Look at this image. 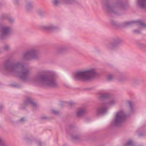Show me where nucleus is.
<instances>
[{
  "instance_id": "5701e85b",
  "label": "nucleus",
  "mask_w": 146,
  "mask_h": 146,
  "mask_svg": "<svg viewBox=\"0 0 146 146\" xmlns=\"http://www.w3.org/2000/svg\"><path fill=\"white\" fill-rule=\"evenodd\" d=\"M0 146H7L5 142L0 138Z\"/></svg>"
},
{
  "instance_id": "bb28decb",
  "label": "nucleus",
  "mask_w": 146,
  "mask_h": 146,
  "mask_svg": "<svg viewBox=\"0 0 146 146\" xmlns=\"http://www.w3.org/2000/svg\"><path fill=\"white\" fill-rule=\"evenodd\" d=\"M7 19L9 21V22L11 23H12L14 22V19L10 17H8L7 18Z\"/></svg>"
},
{
  "instance_id": "6ab92c4d",
  "label": "nucleus",
  "mask_w": 146,
  "mask_h": 146,
  "mask_svg": "<svg viewBox=\"0 0 146 146\" xmlns=\"http://www.w3.org/2000/svg\"><path fill=\"white\" fill-rule=\"evenodd\" d=\"M137 45L139 48L146 50V44L141 43H139L137 44Z\"/></svg>"
},
{
  "instance_id": "4c0bfd02",
  "label": "nucleus",
  "mask_w": 146,
  "mask_h": 146,
  "mask_svg": "<svg viewBox=\"0 0 146 146\" xmlns=\"http://www.w3.org/2000/svg\"><path fill=\"white\" fill-rule=\"evenodd\" d=\"M38 145L39 146H41V143L40 142H38Z\"/></svg>"
},
{
  "instance_id": "7ed1b4c3",
  "label": "nucleus",
  "mask_w": 146,
  "mask_h": 146,
  "mask_svg": "<svg viewBox=\"0 0 146 146\" xmlns=\"http://www.w3.org/2000/svg\"><path fill=\"white\" fill-rule=\"evenodd\" d=\"M127 6L121 1H117L110 4L108 1L105 2L103 5V9L108 13H112L116 14L119 9H126Z\"/></svg>"
},
{
  "instance_id": "f8f14e48",
  "label": "nucleus",
  "mask_w": 146,
  "mask_h": 146,
  "mask_svg": "<svg viewBox=\"0 0 146 146\" xmlns=\"http://www.w3.org/2000/svg\"><path fill=\"white\" fill-rule=\"evenodd\" d=\"M133 24H135L136 25L140 26V28L143 27L146 28V25L140 21L126 22L125 23V25H131Z\"/></svg>"
},
{
  "instance_id": "c85d7f7f",
  "label": "nucleus",
  "mask_w": 146,
  "mask_h": 146,
  "mask_svg": "<svg viewBox=\"0 0 146 146\" xmlns=\"http://www.w3.org/2000/svg\"><path fill=\"white\" fill-rule=\"evenodd\" d=\"M111 24L113 26H115L116 25V22L112 20L110 22Z\"/></svg>"
},
{
  "instance_id": "f3484780",
  "label": "nucleus",
  "mask_w": 146,
  "mask_h": 146,
  "mask_svg": "<svg viewBox=\"0 0 146 146\" xmlns=\"http://www.w3.org/2000/svg\"><path fill=\"white\" fill-rule=\"evenodd\" d=\"M71 136L73 140H80L82 139V137L79 134H72Z\"/></svg>"
},
{
  "instance_id": "473e14b6",
  "label": "nucleus",
  "mask_w": 146,
  "mask_h": 146,
  "mask_svg": "<svg viewBox=\"0 0 146 146\" xmlns=\"http://www.w3.org/2000/svg\"><path fill=\"white\" fill-rule=\"evenodd\" d=\"M25 120V119L24 117H22L20 119V121L21 122H23Z\"/></svg>"
},
{
  "instance_id": "39448f33",
  "label": "nucleus",
  "mask_w": 146,
  "mask_h": 146,
  "mask_svg": "<svg viewBox=\"0 0 146 146\" xmlns=\"http://www.w3.org/2000/svg\"><path fill=\"white\" fill-rule=\"evenodd\" d=\"M117 102V100L115 98L111 99L109 102H103L98 108L96 111V114L100 115L106 113L107 109L109 106H113L116 104Z\"/></svg>"
},
{
  "instance_id": "dca6fc26",
  "label": "nucleus",
  "mask_w": 146,
  "mask_h": 146,
  "mask_svg": "<svg viewBox=\"0 0 146 146\" xmlns=\"http://www.w3.org/2000/svg\"><path fill=\"white\" fill-rule=\"evenodd\" d=\"M137 3L140 7L146 9V0H137Z\"/></svg>"
},
{
  "instance_id": "1a4fd4ad",
  "label": "nucleus",
  "mask_w": 146,
  "mask_h": 146,
  "mask_svg": "<svg viewBox=\"0 0 146 146\" xmlns=\"http://www.w3.org/2000/svg\"><path fill=\"white\" fill-rule=\"evenodd\" d=\"M30 104L31 105L33 110H35L37 109L38 106L37 104L34 102L31 98L28 97L26 98L25 100V101L24 105V106H27Z\"/></svg>"
},
{
  "instance_id": "79ce46f5",
  "label": "nucleus",
  "mask_w": 146,
  "mask_h": 146,
  "mask_svg": "<svg viewBox=\"0 0 146 146\" xmlns=\"http://www.w3.org/2000/svg\"><path fill=\"white\" fill-rule=\"evenodd\" d=\"M55 30H56V29H58V27H55Z\"/></svg>"
},
{
  "instance_id": "b1692460",
  "label": "nucleus",
  "mask_w": 146,
  "mask_h": 146,
  "mask_svg": "<svg viewBox=\"0 0 146 146\" xmlns=\"http://www.w3.org/2000/svg\"><path fill=\"white\" fill-rule=\"evenodd\" d=\"M37 12L38 14L41 16H44V12L40 10H38L37 11Z\"/></svg>"
},
{
  "instance_id": "e433bc0d",
  "label": "nucleus",
  "mask_w": 146,
  "mask_h": 146,
  "mask_svg": "<svg viewBox=\"0 0 146 146\" xmlns=\"http://www.w3.org/2000/svg\"><path fill=\"white\" fill-rule=\"evenodd\" d=\"M55 115H58L59 114V113L58 111H55Z\"/></svg>"
},
{
  "instance_id": "7c9ffc66",
  "label": "nucleus",
  "mask_w": 146,
  "mask_h": 146,
  "mask_svg": "<svg viewBox=\"0 0 146 146\" xmlns=\"http://www.w3.org/2000/svg\"><path fill=\"white\" fill-rule=\"evenodd\" d=\"M14 3L16 5H19L20 4L19 1V0H14Z\"/></svg>"
},
{
  "instance_id": "393cba45",
  "label": "nucleus",
  "mask_w": 146,
  "mask_h": 146,
  "mask_svg": "<svg viewBox=\"0 0 146 146\" xmlns=\"http://www.w3.org/2000/svg\"><path fill=\"white\" fill-rule=\"evenodd\" d=\"M133 145V143L132 141H129L125 145V146H131Z\"/></svg>"
},
{
  "instance_id": "ea45409f",
  "label": "nucleus",
  "mask_w": 146,
  "mask_h": 146,
  "mask_svg": "<svg viewBox=\"0 0 146 146\" xmlns=\"http://www.w3.org/2000/svg\"><path fill=\"white\" fill-rule=\"evenodd\" d=\"M55 88L58 86V85L56 83V82H55Z\"/></svg>"
},
{
  "instance_id": "6e6552de",
  "label": "nucleus",
  "mask_w": 146,
  "mask_h": 146,
  "mask_svg": "<svg viewBox=\"0 0 146 146\" xmlns=\"http://www.w3.org/2000/svg\"><path fill=\"white\" fill-rule=\"evenodd\" d=\"M11 32L12 29L10 27L8 26L2 27L0 31V39L1 40L6 39Z\"/></svg>"
},
{
  "instance_id": "58836bf2",
  "label": "nucleus",
  "mask_w": 146,
  "mask_h": 146,
  "mask_svg": "<svg viewBox=\"0 0 146 146\" xmlns=\"http://www.w3.org/2000/svg\"><path fill=\"white\" fill-rule=\"evenodd\" d=\"M27 136H26V137H25V139H29V138L27 137H26Z\"/></svg>"
},
{
  "instance_id": "f257e3e1",
  "label": "nucleus",
  "mask_w": 146,
  "mask_h": 146,
  "mask_svg": "<svg viewBox=\"0 0 146 146\" xmlns=\"http://www.w3.org/2000/svg\"><path fill=\"white\" fill-rule=\"evenodd\" d=\"M11 59L8 58L3 64L4 69L9 72L15 74H19L22 69L19 78L22 80L27 82H33L42 86H53L55 85L54 75L53 72H50L49 75L38 73L33 77H30L31 71L28 68H24L25 63L23 62L13 60L11 64Z\"/></svg>"
},
{
  "instance_id": "c9c22d12",
  "label": "nucleus",
  "mask_w": 146,
  "mask_h": 146,
  "mask_svg": "<svg viewBox=\"0 0 146 146\" xmlns=\"http://www.w3.org/2000/svg\"><path fill=\"white\" fill-rule=\"evenodd\" d=\"M3 106L2 105L0 106V112L1 111V110L3 108Z\"/></svg>"
},
{
  "instance_id": "a211bd4d",
  "label": "nucleus",
  "mask_w": 146,
  "mask_h": 146,
  "mask_svg": "<svg viewBox=\"0 0 146 146\" xmlns=\"http://www.w3.org/2000/svg\"><path fill=\"white\" fill-rule=\"evenodd\" d=\"M127 78L125 75L124 74H122L118 79V81L120 82H123L126 81Z\"/></svg>"
},
{
  "instance_id": "72a5a7b5",
  "label": "nucleus",
  "mask_w": 146,
  "mask_h": 146,
  "mask_svg": "<svg viewBox=\"0 0 146 146\" xmlns=\"http://www.w3.org/2000/svg\"><path fill=\"white\" fill-rule=\"evenodd\" d=\"M48 118L46 116L42 117H40V119L42 120L46 119Z\"/></svg>"
},
{
  "instance_id": "4be33fe9",
  "label": "nucleus",
  "mask_w": 146,
  "mask_h": 146,
  "mask_svg": "<svg viewBox=\"0 0 146 146\" xmlns=\"http://www.w3.org/2000/svg\"><path fill=\"white\" fill-rule=\"evenodd\" d=\"M114 78V76L111 74H108L107 76V79L108 80L111 81Z\"/></svg>"
},
{
  "instance_id": "2f4dec72",
  "label": "nucleus",
  "mask_w": 146,
  "mask_h": 146,
  "mask_svg": "<svg viewBox=\"0 0 146 146\" xmlns=\"http://www.w3.org/2000/svg\"><path fill=\"white\" fill-rule=\"evenodd\" d=\"M50 113L52 114H55V110L54 109H51L50 111Z\"/></svg>"
},
{
  "instance_id": "2eb2a0df",
  "label": "nucleus",
  "mask_w": 146,
  "mask_h": 146,
  "mask_svg": "<svg viewBox=\"0 0 146 146\" xmlns=\"http://www.w3.org/2000/svg\"><path fill=\"white\" fill-rule=\"evenodd\" d=\"M87 112L86 109L83 108H80L78 109L76 111V114L77 116L79 117L82 115Z\"/></svg>"
},
{
  "instance_id": "423d86ee",
  "label": "nucleus",
  "mask_w": 146,
  "mask_h": 146,
  "mask_svg": "<svg viewBox=\"0 0 146 146\" xmlns=\"http://www.w3.org/2000/svg\"><path fill=\"white\" fill-rule=\"evenodd\" d=\"M121 42L122 40L120 38L118 37H115L113 39L112 42L106 44V48L110 51L116 50Z\"/></svg>"
},
{
  "instance_id": "9d476101",
  "label": "nucleus",
  "mask_w": 146,
  "mask_h": 146,
  "mask_svg": "<svg viewBox=\"0 0 146 146\" xmlns=\"http://www.w3.org/2000/svg\"><path fill=\"white\" fill-rule=\"evenodd\" d=\"M41 29L43 30L48 31L49 32H51L53 31L55 28L54 24V22L50 23L49 25H44L41 27Z\"/></svg>"
},
{
  "instance_id": "ddd939ff",
  "label": "nucleus",
  "mask_w": 146,
  "mask_h": 146,
  "mask_svg": "<svg viewBox=\"0 0 146 146\" xmlns=\"http://www.w3.org/2000/svg\"><path fill=\"white\" fill-rule=\"evenodd\" d=\"M75 0H62L61 2L59 1L58 0H55V6L58 5L60 3L66 5H71L74 3Z\"/></svg>"
},
{
  "instance_id": "9b49d317",
  "label": "nucleus",
  "mask_w": 146,
  "mask_h": 146,
  "mask_svg": "<svg viewBox=\"0 0 146 146\" xmlns=\"http://www.w3.org/2000/svg\"><path fill=\"white\" fill-rule=\"evenodd\" d=\"M33 2L31 1L27 0L25 2V8L27 12H31L33 11Z\"/></svg>"
},
{
  "instance_id": "aec40b11",
  "label": "nucleus",
  "mask_w": 146,
  "mask_h": 146,
  "mask_svg": "<svg viewBox=\"0 0 146 146\" xmlns=\"http://www.w3.org/2000/svg\"><path fill=\"white\" fill-rule=\"evenodd\" d=\"M110 97V94L108 93H104L102 94L100 97L102 98H108Z\"/></svg>"
},
{
  "instance_id": "f704fd0d",
  "label": "nucleus",
  "mask_w": 146,
  "mask_h": 146,
  "mask_svg": "<svg viewBox=\"0 0 146 146\" xmlns=\"http://www.w3.org/2000/svg\"><path fill=\"white\" fill-rule=\"evenodd\" d=\"M69 105L71 106H73L74 104V103L72 102H70L69 103Z\"/></svg>"
},
{
  "instance_id": "4468645a",
  "label": "nucleus",
  "mask_w": 146,
  "mask_h": 146,
  "mask_svg": "<svg viewBox=\"0 0 146 146\" xmlns=\"http://www.w3.org/2000/svg\"><path fill=\"white\" fill-rule=\"evenodd\" d=\"M68 47L66 46H63L58 48L56 50V52L58 54H64L67 52Z\"/></svg>"
},
{
  "instance_id": "c756f323",
  "label": "nucleus",
  "mask_w": 146,
  "mask_h": 146,
  "mask_svg": "<svg viewBox=\"0 0 146 146\" xmlns=\"http://www.w3.org/2000/svg\"><path fill=\"white\" fill-rule=\"evenodd\" d=\"M133 33L136 34L139 33H140V31L139 30H133Z\"/></svg>"
},
{
  "instance_id": "a878e982",
  "label": "nucleus",
  "mask_w": 146,
  "mask_h": 146,
  "mask_svg": "<svg viewBox=\"0 0 146 146\" xmlns=\"http://www.w3.org/2000/svg\"><path fill=\"white\" fill-rule=\"evenodd\" d=\"M4 49L6 51H8L9 50L10 47L9 46L8 44H5L4 46Z\"/></svg>"
},
{
  "instance_id": "f03ea898",
  "label": "nucleus",
  "mask_w": 146,
  "mask_h": 146,
  "mask_svg": "<svg viewBox=\"0 0 146 146\" xmlns=\"http://www.w3.org/2000/svg\"><path fill=\"white\" fill-rule=\"evenodd\" d=\"M97 74L95 68H91L84 71H80L76 72L74 75L75 80L88 81L92 79Z\"/></svg>"
},
{
  "instance_id": "0eeeda50",
  "label": "nucleus",
  "mask_w": 146,
  "mask_h": 146,
  "mask_svg": "<svg viewBox=\"0 0 146 146\" xmlns=\"http://www.w3.org/2000/svg\"><path fill=\"white\" fill-rule=\"evenodd\" d=\"M125 118L126 115L123 111H119L116 113L114 120L112 122V124L114 126L119 125L125 121Z\"/></svg>"
},
{
  "instance_id": "20e7f679",
  "label": "nucleus",
  "mask_w": 146,
  "mask_h": 146,
  "mask_svg": "<svg viewBox=\"0 0 146 146\" xmlns=\"http://www.w3.org/2000/svg\"><path fill=\"white\" fill-rule=\"evenodd\" d=\"M40 58L39 50L35 48H30L24 52L22 55L23 60L30 61L33 59L37 60Z\"/></svg>"
},
{
  "instance_id": "412c9836",
  "label": "nucleus",
  "mask_w": 146,
  "mask_h": 146,
  "mask_svg": "<svg viewBox=\"0 0 146 146\" xmlns=\"http://www.w3.org/2000/svg\"><path fill=\"white\" fill-rule=\"evenodd\" d=\"M128 104L130 109V113H133L134 112V110L133 107V103L131 102L128 101Z\"/></svg>"
},
{
  "instance_id": "a19ab883",
  "label": "nucleus",
  "mask_w": 146,
  "mask_h": 146,
  "mask_svg": "<svg viewBox=\"0 0 146 146\" xmlns=\"http://www.w3.org/2000/svg\"><path fill=\"white\" fill-rule=\"evenodd\" d=\"M52 2L54 4H55V0H52Z\"/></svg>"
},
{
  "instance_id": "cd10ccee",
  "label": "nucleus",
  "mask_w": 146,
  "mask_h": 146,
  "mask_svg": "<svg viewBox=\"0 0 146 146\" xmlns=\"http://www.w3.org/2000/svg\"><path fill=\"white\" fill-rule=\"evenodd\" d=\"M134 81L135 83H138L140 82V80L139 78H136L134 80Z\"/></svg>"
}]
</instances>
